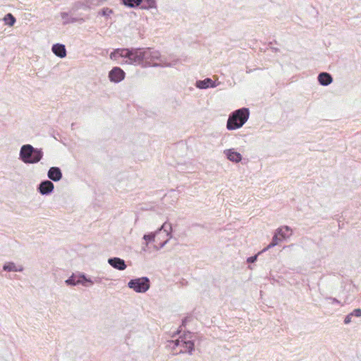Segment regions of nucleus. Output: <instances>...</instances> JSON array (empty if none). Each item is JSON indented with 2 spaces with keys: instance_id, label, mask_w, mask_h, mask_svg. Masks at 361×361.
<instances>
[{
  "instance_id": "f257e3e1",
  "label": "nucleus",
  "mask_w": 361,
  "mask_h": 361,
  "mask_svg": "<svg viewBox=\"0 0 361 361\" xmlns=\"http://www.w3.org/2000/svg\"><path fill=\"white\" fill-rule=\"evenodd\" d=\"M109 58L113 61H117L119 58L125 60L120 63L121 65H143V48H117L110 54Z\"/></svg>"
},
{
  "instance_id": "f03ea898",
  "label": "nucleus",
  "mask_w": 361,
  "mask_h": 361,
  "mask_svg": "<svg viewBox=\"0 0 361 361\" xmlns=\"http://www.w3.org/2000/svg\"><path fill=\"white\" fill-rule=\"evenodd\" d=\"M44 152L42 148H36L30 144L21 146L19 152V159L26 164H37L43 158Z\"/></svg>"
},
{
  "instance_id": "7ed1b4c3",
  "label": "nucleus",
  "mask_w": 361,
  "mask_h": 361,
  "mask_svg": "<svg viewBox=\"0 0 361 361\" xmlns=\"http://www.w3.org/2000/svg\"><path fill=\"white\" fill-rule=\"evenodd\" d=\"M250 110L243 107L232 112L227 120L226 128L229 130H233L241 128L248 120Z\"/></svg>"
},
{
  "instance_id": "20e7f679",
  "label": "nucleus",
  "mask_w": 361,
  "mask_h": 361,
  "mask_svg": "<svg viewBox=\"0 0 361 361\" xmlns=\"http://www.w3.org/2000/svg\"><path fill=\"white\" fill-rule=\"evenodd\" d=\"M195 337L196 336L190 331H185L183 335L174 341H171V343L173 344V348L176 347H183L184 350H180L178 353H188L189 355H192L195 350Z\"/></svg>"
},
{
  "instance_id": "39448f33",
  "label": "nucleus",
  "mask_w": 361,
  "mask_h": 361,
  "mask_svg": "<svg viewBox=\"0 0 361 361\" xmlns=\"http://www.w3.org/2000/svg\"><path fill=\"white\" fill-rule=\"evenodd\" d=\"M172 231L171 224L166 221L164 222L155 232H150L145 233L143 235V240H145L146 245L151 242L156 243V238L159 239V235L163 234L164 237H167L170 235V232Z\"/></svg>"
},
{
  "instance_id": "423d86ee",
  "label": "nucleus",
  "mask_w": 361,
  "mask_h": 361,
  "mask_svg": "<svg viewBox=\"0 0 361 361\" xmlns=\"http://www.w3.org/2000/svg\"><path fill=\"white\" fill-rule=\"evenodd\" d=\"M150 280L147 276L134 278L128 283V287L136 293H146L150 288Z\"/></svg>"
},
{
  "instance_id": "0eeeda50",
  "label": "nucleus",
  "mask_w": 361,
  "mask_h": 361,
  "mask_svg": "<svg viewBox=\"0 0 361 361\" xmlns=\"http://www.w3.org/2000/svg\"><path fill=\"white\" fill-rule=\"evenodd\" d=\"M65 283L67 286H77L78 284H81L83 286H88L94 284V281L90 278L87 277L84 273H79L78 275L73 274L65 281Z\"/></svg>"
},
{
  "instance_id": "6e6552de",
  "label": "nucleus",
  "mask_w": 361,
  "mask_h": 361,
  "mask_svg": "<svg viewBox=\"0 0 361 361\" xmlns=\"http://www.w3.org/2000/svg\"><path fill=\"white\" fill-rule=\"evenodd\" d=\"M161 57V54L159 51L155 50L154 49L147 47L143 48V60H144V66H159V65L157 63H152L155 60L159 59Z\"/></svg>"
},
{
  "instance_id": "1a4fd4ad",
  "label": "nucleus",
  "mask_w": 361,
  "mask_h": 361,
  "mask_svg": "<svg viewBox=\"0 0 361 361\" xmlns=\"http://www.w3.org/2000/svg\"><path fill=\"white\" fill-rule=\"evenodd\" d=\"M126 76V73L120 67L116 66L114 67L109 72V79L111 82L114 83H118L124 80Z\"/></svg>"
},
{
  "instance_id": "9d476101",
  "label": "nucleus",
  "mask_w": 361,
  "mask_h": 361,
  "mask_svg": "<svg viewBox=\"0 0 361 361\" xmlns=\"http://www.w3.org/2000/svg\"><path fill=\"white\" fill-rule=\"evenodd\" d=\"M54 183L49 180H44L37 185V191L42 195H49L53 192Z\"/></svg>"
},
{
  "instance_id": "9b49d317",
  "label": "nucleus",
  "mask_w": 361,
  "mask_h": 361,
  "mask_svg": "<svg viewBox=\"0 0 361 361\" xmlns=\"http://www.w3.org/2000/svg\"><path fill=\"white\" fill-rule=\"evenodd\" d=\"M284 230H286L287 231H290V228L288 226H283L278 228L274 233V235L272 238L271 242L269 244V245H267L265 248H264L261 251V252H264L268 250L269 249L274 247V246L277 245L280 241H282L281 239L279 238V234H281V233Z\"/></svg>"
},
{
  "instance_id": "f8f14e48",
  "label": "nucleus",
  "mask_w": 361,
  "mask_h": 361,
  "mask_svg": "<svg viewBox=\"0 0 361 361\" xmlns=\"http://www.w3.org/2000/svg\"><path fill=\"white\" fill-rule=\"evenodd\" d=\"M108 263L115 269L123 271L126 269L127 265L124 259L114 257L108 259Z\"/></svg>"
},
{
  "instance_id": "ddd939ff",
  "label": "nucleus",
  "mask_w": 361,
  "mask_h": 361,
  "mask_svg": "<svg viewBox=\"0 0 361 361\" xmlns=\"http://www.w3.org/2000/svg\"><path fill=\"white\" fill-rule=\"evenodd\" d=\"M47 176L50 180L58 182L61 180L63 173L61 169L58 166H51L47 172Z\"/></svg>"
},
{
  "instance_id": "4468645a",
  "label": "nucleus",
  "mask_w": 361,
  "mask_h": 361,
  "mask_svg": "<svg viewBox=\"0 0 361 361\" xmlns=\"http://www.w3.org/2000/svg\"><path fill=\"white\" fill-rule=\"evenodd\" d=\"M197 88L200 90H205L209 87H216L215 81L212 80L210 78H207L204 80H198L195 82Z\"/></svg>"
},
{
  "instance_id": "2eb2a0df",
  "label": "nucleus",
  "mask_w": 361,
  "mask_h": 361,
  "mask_svg": "<svg viewBox=\"0 0 361 361\" xmlns=\"http://www.w3.org/2000/svg\"><path fill=\"white\" fill-rule=\"evenodd\" d=\"M224 154L229 161L234 163L240 162L243 158L242 155L239 152L235 151L234 149H226L224 150Z\"/></svg>"
},
{
  "instance_id": "dca6fc26",
  "label": "nucleus",
  "mask_w": 361,
  "mask_h": 361,
  "mask_svg": "<svg viewBox=\"0 0 361 361\" xmlns=\"http://www.w3.org/2000/svg\"><path fill=\"white\" fill-rule=\"evenodd\" d=\"M52 52L59 58H64L66 56V47L63 44L56 43L52 45Z\"/></svg>"
},
{
  "instance_id": "f3484780",
  "label": "nucleus",
  "mask_w": 361,
  "mask_h": 361,
  "mask_svg": "<svg viewBox=\"0 0 361 361\" xmlns=\"http://www.w3.org/2000/svg\"><path fill=\"white\" fill-rule=\"evenodd\" d=\"M317 80L322 86H328L333 82L331 75L326 72H322L318 75Z\"/></svg>"
},
{
  "instance_id": "a211bd4d",
  "label": "nucleus",
  "mask_w": 361,
  "mask_h": 361,
  "mask_svg": "<svg viewBox=\"0 0 361 361\" xmlns=\"http://www.w3.org/2000/svg\"><path fill=\"white\" fill-rule=\"evenodd\" d=\"M172 231L170 232V235L167 237H164L163 234L159 235V239L156 238V245L155 247L157 250L164 247V246L169 242V240L172 238Z\"/></svg>"
},
{
  "instance_id": "6ab92c4d",
  "label": "nucleus",
  "mask_w": 361,
  "mask_h": 361,
  "mask_svg": "<svg viewBox=\"0 0 361 361\" xmlns=\"http://www.w3.org/2000/svg\"><path fill=\"white\" fill-rule=\"evenodd\" d=\"M123 5L129 8H137L142 4V0H121Z\"/></svg>"
},
{
  "instance_id": "aec40b11",
  "label": "nucleus",
  "mask_w": 361,
  "mask_h": 361,
  "mask_svg": "<svg viewBox=\"0 0 361 361\" xmlns=\"http://www.w3.org/2000/svg\"><path fill=\"white\" fill-rule=\"evenodd\" d=\"M156 7V0H142L140 8L142 9H150Z\"/></svg>"
},
{
  "instance_id": "412c9836",
  "label": "nucleus",
  "mask_w": 361,
  "mask_h": 361,
  "mask_svg": "<svg viewBox=\"0 0 361 361\" xmlns=\"http://www.w3.org/2000/svg\"><path fill=\"white\" fill-rule=\"evenodd\" d=\"M3 20L5 22V24L8 25V26H13L15 24V23L16 22V18L11 13H8L6 14L4 16Z\"/></svg>"
},
{
  "instance_id": "4be33fe9",
  "label": "nucleus",
  "mask_w": 361,
  "mask_h": 361,
  "mask_svg": "<svg viewBox=\"0 0 361 361\" xmlns=\"http://www.w3.org/2000/svg\"><path fill=\"white\" fill-rule=\"evenodd\" d=\"M89 8L90 6L83 1H77L74 4L73 6V10L74 11H78L80 9L87 10Z\"/></svg>"
},
{
  "instance_id": "5701e85b",
  "label": "nucleus",
  "mask_w": 361,
  "mask_h": 361,
  "mask_svg": "<svg viewBox=\"0 0 361 361\" xmlns=\"http://www.w3.org/2000/svg\"><path fill=\"white\" fill-rule=\"evenodd\" d=\"M3 270L5 271L16 272V265L13 262H8L3 265Z\"/></svg>"
},
{
  "instance_id": "b1692460",
  "label": "nucleus",
  "mask_w": 361,
  "mask_h": 361,
  "mask_svg": "<svg viewBox=\"0 0 361 361\" xmlns=\"http://www.w3.org/2000/svg\"><path fill=\"white\" fill-rule=\"evenodd\" d=\"M114 13L113 10L109 8H103L98 11V16H102L105 18H109L111 14Z\"/></svg>"
},
{
  "instance_id": "393cba45",
  "label": "nucleus",
  "mask_w": 361,
  "mask_h": 361,
  "mask_svg": "<svg viewBox=\"0 0 361 361\" xmlns=\"http://www.w3.org/2000/svg\"><path fill=\"white\" fill-rule=\"evenodd\" d=\"M76 22H79L80 23H82L85 22V20L82 18H71L70 19H68L65 21L63 22V25H67V24H69V23H76Z\"/></svg>"
},
{
  "instance_id": "a878e982",
  "label": "nucleus",
  "mask_w": 361,
  "mask_h": 361,
  "mask_svg": "<svg viewBox=\"0 0 361 361\" xmlns=\"http://www.w3.org/2000/svg\"><path fill=\"white\" fill-rule=\"evenodd\" d=\"M292 235V230L290 231H287L286 230L283 231L281 234H279V237L281 240H286L289 238L290 235Z\"/></svg>"
},
{
  "instance_id": "bb28decb",
  "label": "nucleus",
  "mask_w": 361,
  "mask_h": 361,
  "mask_svg": "<svg viewBox=\"0 0 361 361\" xmlns=\"http://www.w3.org/2000/svg\"><path fill=\"white\" fill-rule=\"evenodd\" d=\"M261 253L258 252L257 255H252L251 257H247V262L249 264L254 263L257 261L258 255Z\"/></svg>"
},
{
  "instance_id": "cd10ccee",
  "label": "nucleus",
  "mask_w": 361,
  "mask_h": 361,
  "mask_svg": "<svg viewBox=\"0 0 361 361\" xmlns=\"http://www.w3.org/2000/svg\"><path fill=\"white\" fill-rule=\"evenodd\" d=\"M350 316L359 317H361V309L357 308L355 309L352 312H350Z\"/></svg>"
},
{
  "instance_id": "c85d7f7f",
  "label": "nucleus",
  "mask_w": 361,
  "mask_h": 361,
  "mask_svg": "<svg viewBox=\"0 0 361 361\" xmlns=\"http://www.w3.org/2000/svg\"><path fill=\"white\" fill-rule=\"evenodd\" d=\"M352 317H353V316H350V313H349L347 316H345L344 321H343L344 324H350L351 322Z\"/></svg>"
},
{
  "instance_id": "c756f323",
  "label": "nucleus",
  "mask_w": 361,
  "mask_h": 361,
  "mask_svg": "<svg viewBox=\"0 0 361 361\" xmlns=\"http://www.w3.org/2000/svg\"><path fill=\"white\" fill-rule=\"evenodd\" d=\"M190 317H184L183 319H182V326H185L187 323L190 321Z\"/></svg>"
},
{
  "instance_id": "7c9ffc66",
  "label": "nucleus",
  "mask_w": 361,
  "mask_h": 361,
  "mask_svg": "<svg viewBox=\"0 0 361 361\" xmlns=\"http://www.w3.org/2000/svg\"><path fill=\"white\" fill-rule=\"evenodd\" d=\"M61 17L62 19L64 20V21L68 20V19H69L68 18V13L67 12H61Z\"/></svg>"
},
{
  "instance_id": "2f4dec72",
  "label": "nucleus",
  "mask_w": 361,
  "mask_h": 361,
  "mask_svg": "<svg viewBox=\"0 0 361 361\" xmlns=\"http://www.w3.org/2000/svg\"><path fill=\"white\" fill-rule=\"evenodd\" d=\"M24 268L22 265L16 266V272H22Z\"/></svg>"
},
{
  "instance_id": "473e14b6",
  "label": "nucleus",
  "mask_w": 361,
  "mask_h": 361,
  "mask_svg": "<svg viewBox=\"0 0 361 361\" xmlns=\"http://www.w3.org/2000/svg\"><path fill=\"white\" fill-rule=\"evenodd\" d=\"M329 299L332 300L333 303H336V304H339L340 303V302L336 298H330Z\"/></svg>"
},
{
  "instance_id": "72a5a7b5",
  "label": "nucleus",
  "mask_w": 361,
  "mask_h": 361,
  "mask_svg": "<svg viewBox=\"0 0 361 361\" xmlns=\"http://www.w3.org/2000/svg\"><path fill=\"white\" fill-rule=\"evenodd\" d=\"M273 51L276 52L278 51H279V49L278 48H272Z\"/></svg>"
}]
</instances>
